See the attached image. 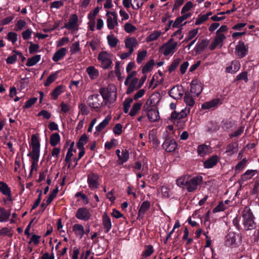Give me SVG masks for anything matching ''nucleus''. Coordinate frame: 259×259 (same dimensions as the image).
I'll return each mask as SVG.
<instances>
[{"label": "nucleus", "instance_id": "obj_1", "mask_svg": "<svg viewBox=\"0 0 259 259\" xmlns=\"http://www.w3.org/2000/svg\"><path fill=\"white\" fill-rule=\"evenodd\" d=\"M202 181L203 178L200 176L191 177L189 175H185L176 180V184L180 188L186 189L189 192H193Z\"/></svg>", "mask_w": 259, "mask_h": 259}, {"label": "nucleus", "instance_id": "obj_2", "mask_svg": "<svg viewBox=\"0 0 259 259\" xmlns=\"http://www.w3.org/2000/svg\"><path fill=\"white\" fill-rule=\"evenodd\" d=\"M32 151L28 154L32 159L30 174L33 171H36L38 166V162L39 157L40 143L37 137L33 135L31 137Z\"/></svg>", "mask_w": 259, "mask_h": 259}, {"label": "nucleus", "instance_id": "obj_3", "mask_svg": "<svg viewBox=\"0 0 259 259\" xmlns=\"http://www.w3.org/2000/svg\"><path fill=\"white\" fill-rule=\"evenodd\" d=\"M241 222L243 229L246 230H251L255 229L256 223L255 217L248 207H245L241 214Z\"/></svg>", "mask_w": 259, "mask_h": 259}, {"label": "nucleus", "instance_id": "obj_4", "mask_svg": "<svg viewBox=\"0 0 259 259\" xmlns=\"http://www.w3.org/2000/svg\"><path fill=\"white\" fill-rule=\"evenodd\" d=\"M178 47V42L170 38L166 43L163 44L159 49V52L165 57L171 56Z\"/></svg>", "mask_w": 259, "mask_h": 259}, {"label": "nucleus", "instance_id": "obj_5", "mask_svg": "<svg viewBox=\"0 0 259 259\" xmlns=\"http://www.w3.org/2000/svg\"><path fill=\"white\" fill-rule=\"evenodd\" d=\"M113 55L107 51H102L98 54L97 59L101 68L108 69L113 66Z\"/></svg>", "mask_w": 259, "mask_h": 259}, {"label": "nucleus", "instance_id": "obj_6", "mask_svg": "<svg viewBox=\"0 0 259 259\" xmlns=\"http://www.w3.org/2000/svg\"><path fill=\"white\" fill-rule=\"evenodd\" d=\"M101 183V176L95 172H90L87 175V184L91 190L98 189Z\"/></svg>", "mask_w": 259, "mask_h": 259}, {"label": "nucleus", "instance_id": "obj_7", "mask_svg": "<svg viewBox=\"0 0 259 259\" xmlns=\"http://www.w3.org/2000/svg\"><path fill=\"white\" fill-rule=\"evenodd\" d=\"M106 16L107 26L109 30H113L118 26L117 15L115 12L108 11L106 12Z\"/></svg>", "mask_w": 259, "mask_h": 259}, {"label": "nucleus", "instance_id": "obj_8", "mask_svg": "<svg viewBox=\"0 0 259 259\" xmlns=\"http://www.w3.org/2000/svg\"><path fill=\"white\" fill-rule=\"evenodd\" d=\"M103 102L102 98L99 94H93L90 96L87 100L88 105L93 109H100Z\"/></svg>", "mask_w": 259, "mask_h": 259}, {"label": "nucleus", "instance_id": "obj_9", "mask_svg": "<svg viewBox=\"0 0 259 259\" xmlns=\"http://www.w3.org/2000/svg\"><path fill=\"white\" fill-rule=\"evenodd\" d=\"M241 241L238 234L230 232L226 236L225 244L228 246H235Z\"/></svg>", "mask_w": 259, "mask_h": 259}, {"label": "nucleus", "instance_id": "obj_10", "mask_svg": "<svg viewBox=\"0 0 259 259\" xmlns=\"http://www.w3.org/2000/svg\"><path fill=\"white\" fill-rule=\"evenodd\" d=\"M101 97L102 100H106L108 102H112L115 100L116 98V93L114 90H109L108 88L101 89L100 91Z\"/></svg>", "mask_w": 259, "mask_h": 259}, {"label": "nucleus", "instance_id": "obj_11", "mask_svg": "<svg viewBox=\"0 0 259 259\" xmlns=\"http://www.w3.org/2000/svg\"><path fill=\"white\" fill-rule=\"evenodd\" d=\"M92 215L90 210L85 207H80L78 208L75 214L77 219L84 221H88L90 219Z\"/></svg>", "mask_w": 259, "mask_h": 259}, {"label": "nucleus", "instance_id": "obj_12", "mask_svg": "<svg viewBox=\"0 0 259 259\" xmlns=\"http://www.w3.org/2000/svg\"><path fill=\"white\" fill-rule=\"evenodd\" d=\"M203 90L202 84L200 80L193 79L191 82L190 92L195 96H198Z\"/></svg>", "mask_w": 259, "mask_h": 259}, {"label": "nucleus", "instance_id": "obj_13", "mask_svg": "<svg viewBox=\"0 0 259 259\" xmlns=\"http://www.w3.org/2000/svg\"><path fill=\"white\" fill-rule=\"evenodd\" d=\"M226 37L224 34H217L213 39L209 46V49L210 50H214L217 47H222L223 45V41L226 39Z\"/></svg>", "mask_w": 259, "mask_h": 259}, {"label": "nucleus", "instance_id": "obj_14", "mask_svg": "<svg viewBox=\"0 0 259 259\" xmlns=\"http://www.w3.org/2000/svg\"><path fill=\"white\" fill-rule=\"evenodd\" d=\"M178 145L173 139H166L162 144V148L167 152L174 151L177 148Z\"/></svg>", "mask_w": 259, "mask_h": 259}, {"label": "nucleus", "instance_id": "obj_15", "mask_svg": "<svg viewBox=\"0 0 259 259\" xmlns=\"http://www.w3.org/2000/svg\"><path fill=\"white\" fill-rule=\"evenodd\" d=\"M190 108L187 107H186L185 109L182 110L180 112L174 111L171 113L170 119L171 120L183 119L187 116L190 113Z\"/></svg>", "mask_w": 259, "mask_h": 259}, {"label": "nucleus", "instance_id": "obj_16", "mask_svg": "<svg viewBox=\"0 0 259 259\" xmlns=\"http://www.w3.org/2000/svg\"><path fill=\"white\" fill-rule=\"evenodd\" d=\"M125 47L128 51L134 52L135 48L139 45L137 39L134 37H129L124 40Z\"/></svg>", "mask_w": 259, "mask_h": 259}, {"label": "nucleus", "instance_id": "obj_17", "mask_svg": "<svg viewBox=\"0 0 259 259\" xmlns=\"http://www.w3.org/2000/svg\"><path fill=\"white\" fill-rule=\"evenodd\" d=\"M184 91L182 86H175L169 92V96L172 98L178 100L182 97Z\"/></svg>", "mask_w": 259, "mask_h": 259}, {"label": "nucleus", "instance_id": "obj_18", "mask_svg": "<svg viewBox=\"0 0 259 259\" xmlns=\"http://www.w3.org/2000/svg\"><path fill=\"white\" fill-rule=\"evenodd\" d=\"M247 49L243 42L239 41L235 48V53L239 58H242L246 56Z\"/></svg>", "mask_w": 259, "mask_h": 259}, {"label": "nucleus", "instance_id": "obj_19", "mask_svg": "<svg viewBox=\"0 0 259 259\" xmlns=\"http://www.w3.org/2000/svg\"><path fill=\"white\" fill-rule=\"evenodd\" d=\"M240 63L238 61L233 60L230 64H227L225 68V72L234 74L237 72L240 68Z\"/></svg>", "mask_w": 259, "mask_h": 259}, {"label": "nucleus", "instance_id": "obj_20", "mask_svg": "<svg viewBox=\"0 0 259 259\" xmlns=\"http://www.w3.org/2000/svg\"><path fill=\"white\" fill-rule=\"evenodd\" d=\"M78 17L76 14H73L70 18L69 21L65 24L64 28L69 30H77Z\"/></svg>", "mask_w": 259, "mask_h": 259}, {"label": "nucleus", "instance_id": "obj_21", "mask_svg": "<svg viewBox=\"0 0 259 259\" xmlns=\"http://www.w3.org/2000/svg\"><path fill=\"white\" fill-rule=\"evenodd\" d=\"M0 192L8 198V200L12 201V196L10 187L4 182L0 181Z\"/></svg>", "mask_w": 259, "mask_h": 259}, {"label": "nucleus", "instance_id": "obj_22", "mask_svg": "<svg viewBox=\"0 0 259 259\" xmlns=\"http://www.w3.org/2000/svg\"><path fill=\"white\" fill-rule=\"evenodd\" d=\"M164 33L160 30H154L150 32L149 35L146 38V41L149 42L157 40L161 35Z\"/></svg>", "mask_w": 259, "mask_h": 259}, {"label": "nucleus", "instance_id": "obj_23", "mask_svg": "<svg viewBox=\"0 0 259 259\" xmlns=\"http://www.w3.org/2000/svg\"><path fill=\"white\" fill-rule=\"evenodd\" d=\"M147 115L150 122H155L159 119V112L157 109H153V110H146Z\"/></svg>", "mask_w": 259, "mask_h": 259}, {"label": "nucleus", "instance_id": "obj_24", "mask_svg": "<svg viewBox=\"0 0 259 259\" xmlns=\"http://www.w3.org/2000/svg\"><path fill=\"white\" fill-rule=\"evenodd\" d=\"M67 52V49L66 48H61L54 53L52 60L55 62L59 61L65 56Z\"/></svg>", "mask_w": 259, "mask_h": 259}, {"label": "nucleus", "instance_id": "obj_25", "mask_svg": "<svg viewBox=\"0 0 259 259\" xmlns=\"http://www.w3.org/2000/svg\"><path fill=\"white\" fill-rule=\"evenodd\" d=\"M219 160V157L213 155L203 162V166L205 168H211L215 165Z\"/></svg>", "mask_w": 259, "mask_h": 259}, {"label": "nucleus", "instance_id": "obj_26", "mask_svg": "<svg viewBox=\"0 0 259 259\" xmlns=\"http://www.w3.org/2000/svg\"><path fill=\"white\" fill-rule=\"evenodd\" d=\"M150 203L148 201H144L140 206L138 211V219H142L146 212L149 209Z\"/></svg>", "mask_w": 259, "mask_h": 259}, {"label": "nucleus", "instance_id": "obj_27", "mask_svg": "<svg viewBox=\"0 0 259 259\" xmlns=\"http://www.w3.org/2000/svg\"><path fill=\"white\" fill-rule=\"evenodd\" d=\"M102 224L105 233H108L112 228V223L109 216L105 213L102 216Z\"/></svg>", "mask_w": 259, "mask_h": 259}, {"label": "nucleus", "instance_id": "obj_28", "mask_svg": "<svg viewBox=\"0 0 259 259\" xmlns=\"http://www.w3.org/2000/svg\"><path fill=\"white\" fill-rule=\"evenodd\" d=\"M111 119V116L109 115H107L105 119L96 127L95 134L99 133L102 131L109 124Z\"/></svg>", "mask_w": 259, "mask_h": 259}, {"label": "nucleus", "instance_id": "obj_29", "mask_svg": "<svg viewBox=\"0 0 259 259\" xmlns=\"http://www.w3.org/2000/svg\"><path fill=\"white\" fill-rule=\"evenodd\" d=\"M210 152V147L205 144L199 145L197 148V153L200 157H204Z\"/></svg>", "mask_w": 259, "mask_h": 259}, {"label": "nucleus", "instance_id": "obj_30", "mask_svg": "<svg viewBox=\"0 0 259 259\" xmlns=\"http://www.w3.org/2000/svg\"><path fill=\"white\" fill-rule=\"evenodd\" d=\"M220 103V99H214L211 101L206 102L201 105L203 109H209L212 107H214Z\"/></svg>", "mask_w": 259, "mask_h": 259}, {"label": "nucleus", "instance_id": "obj_31", "mask_svg": "<svg viewBox=\"0 0 259 259\" xmlns=\"http://www.w3.org/2000/svg\"><path fill=\"white\" fill-rule=\"evenodd\" d=\"M73 231L76 236L82 238L85 233L83 226L79 224H75L73 226Z\"/></svg>", "mask_w": 259, "mask_h": 259}, {"label": "nucleus", "instance_id": "obj_32", "mask_svg": "<svg viewBox=\"0 0 259 259\" xmlns=\"http://www.w3.org/2000/svg\"><path fill=\"white\" fill-rule=\"evenodd\" d=\"M129 152L125 149L121 151V153L118 155L117 163L118 164H122L126 162L129 159Z\"/></svg>", "mask_w": 259, "mask_h": 259}, {"label": "nucleus", "instance_id": "obj_33", "mask_svg": "<svg viewBox=\"0 0 259 259\" xmlns=\"http://www.w3.org/2000/svg\"><path fill=\"white\" fill-rule=\"evenodd\" d=\"M212 12L211 11H209L207 12L205 14L203 15H199L197 18L195 22V25H199L202 24L203 22H205L207 20H208L209 16L212 15Z\"/></svg>", "mask_w": 259, "mask_h": 259}, {"label": "nucleus", "instance_id": "obj_34", "mask_svg": "<svg viewBox=\"0 0 259 259\" xmlns=\"http://www.w3.org/2000/svg\"><path fill=\"white\" fill-rule=\"evenodd\" d=\"M181 14L182 16L177 18L176 21L174 22L172 24L173 27H178L179 25L183 21L190 17L192 15L191 13H183Z\"/></svg>", "mask_w": 259, "mask_h": 259}, {"label": "nucleus", "instance_id": "obj_35", "mask_svg": "<svg viewBox=\"0 0 259 259\" xmlns=\"http://www.w3.org/2000/svg\"><path fill=\"white\" fill-rule=\"evenodd\" d=\"M184 102L186 105V107H193L195 104V100L192 97L191 94L189 92L186 93L184 96Z\"/></svg>", "mask_w": 259, "mask_h": 259}, {"label": "nucleus", "instance_id": "obj_36", "mask_svg": "<svg viewBox=\"0 0 259 259\" xmlns=\"http://www.w3.org/2000/svg\"><path fill=\"white\" fill-rule=\"evenodd\" d=\"M87 72L92 79H94L99 75V71L94 66H89L87 68Z\"/></svg>", "mask_w": 259, "mask_h": 259}, {"label": "nucleus", "instance_id": "obj_37", "mask_svg": "<svg viewBox=\"0 0 259 259\" xmlns=\"http://www.w3.org/2000/svg\"><path fill=\"white\" fill-rule=\"evenodd\" d=\"M255 172L256 170H247L241 176V180L242 182H245L251 179L255 175Z\"/></svg>", "mask_w": 259, "mask_h": 259}, {"label": "nucleus", "instance_id": "obj_38", "mask_svg": "<svg viewBox=\"0 0 259 259\" xmlns=\"http://www.w3.org/2000/svg\"><path fill=\"white\" fill-rule=\"evenodd\" d=\"M10 216V212L0 207V223L7 221Z\"/></svg>", "mask_w": 259, "mask_h": 259}, {"label": "nucleus", "instance_id": "obj_39", "mask_svg": "<svg viewBox=\"0 0 259 259\" xmlns=\"http://www.w3.org/2000/svg\"><path fill=\"white\" fill-rule=\"evenodd\" d=\"M40 59L41 56L40 55H35L28 59L26 65L28 67L34 66L40 60Z\"/></svg>", "mask_w": 259, "mask_h": 259}, {"label": "nucleus", "instance_id": "obj_40", "mask_svg": "<svg viewBox=\"0 0 259 259\" xmlns=\"http://www.w3.org/2000/svg\"><path fill=\"white\" fill-rule=\"evenodd\" d=\"M138 81L139 79L137 78H134L132 79L126 91L127 94H129L133 92L135 89H138L137 85L138 84Z\"/></svg>", "mask_w": 259, "mask_h": 259}, {"label": "nucleus", "instance_id": "obj_41", "mask_svg": "<svg viewBox=\"0 0 259 259\" xmlns=\"http://www.w3.org/2000/svg\"><path fill=\"white\" fill-rule=\"evenodd\" d=\"M13 53H14L12 55L9 56L6 59V62L9 64H13L15 63L17 60V56H21L22 54L19 53L15 50L13 51Z\"/></svg>", "mask_w": 259, "mask_h": 259}, {"label": "nucleus", "instance_id": "obj_42", "mask_svg": "<svg viewBox=\"0 0 259 259\" xmlns=\"http://www.w3.org/2000/svg\"><path fill=\"white\" fill-rule=\"evenodd\" d=\"M107 39L108 44L111 48L115 47L119 41L118 39L113 34L107 35Z\"/></svg>", "mask_w": 259, "mask_h": 259}, {"label": "nucleus", "instance_id": "obj_43", "mask_svg": "<svg viewBox=\"0 0 259 259\" xmlns=\"http://www.w3.org/2000/svg\"><path fill=\"white\" fill-rule=\"evenodd\" d=\"M208 41L207 40H203L200 42L197 43L195 50L197 53H200L207 46Z\"/></svg>", "mask_w": 259, "mask_h": 259}, {"label": "nucleus", "instance_id": "obj_44", "mask_svg": "<svg viewBox=\"0 0 259 259\" xmlns=\"http://www.w3.org/2000/svg\"><path fill=\"white\" fill-rule=\"evenodd\" d=\"M154 64L155 62L153 59L147 62L142 69V73L143 74H146L150 72L152 69Z\"/></svg>", "mask_w": 259, "mask_h": 259}, {"label": "nucleus", "instance_id": "obj_45", "mask_svg": "<svg viewBox=\"0 0 259 259\" xmlns=\"http://www.w3.org/2000/svg\"><path fill=\"white\" fill-rule=\"evenodd\" d=\"M238 150V143L237 142L231 143L228 145L226 151V153L229 154H232L236 153Z\"/></svg>", "mask_w": 259, "mask_h": 259}, {"label": "nucleus", "instance_id": "obj_46", "mask_svg": "<svg viewBox=\"0 0 259 259\" xmlns=\"http://www.w3.org/2000/svg\"><path fill=\"white\" fill-rule=\"evenodd\" d=\"M60 141V136L58 133L52 134L50 137V144L52 146H56Z\"/></svg>", "mask_w": 259, "mask_h": 259}, {"label": "nucleus", "instance_id": "obj_47", "mask_svg": "<svg viewBox=\"0 0 259 259\" xmlns=\"http://www.w3.org/2000/svg\"><path fill=\"white\" fill-rule=\"evenodd\" d=\"M63 92V86L59 85L51 93V96L53 99L56 100L58 96Z\"/></svg>", "mask_w": 259, "mask_h": 259}, {"label": "nucleus", "instance_id": "obj_48", "mask_svg": "<svg viewBox=\"0 0 259 259\" xmlns=\"http://www.w3.org/2000/svg\"><path fill=\"white\" fill-rule=\"evenodd\" d=\"M154 251V248L151 245H148L145 246L144 250L142 253V256L145 257L150 256Z\"/></svg>", "mask_w": 259, "mask_h": 259}, {"label": "nucleus", "instance_id": "obj_49", "mask_svg": "<svg viewBox=\"0 0 259 259\" xmlns=\"http://www.w3.org/2000/svg\"><path fill=\"white\" fill-rule=\"evenodd\" d=\"M88 142V137L85 134H83L81 136V137L79 139L78 142L77 143V146L78 149H83L84 145Z\"/></svg>", "mask_w": 259, "mask_h": 259}, {"label": "nucleus", "instance_id": "obj_50", "mask_svg": "<svg viewBox=\"0 0 259 259\" xmlns=\"http://www.w3.org/2000/svg\"><path fill=\"white\" fill-rule=\"evenodd\" d=\"M143 108L145 111L153 110L154 108L157 109V107L155 105V103L153 101L152 99H149L147 100Z\"/></svg>", "mask_w": 259, "mask_h": 259}, {"label": "nucleus", "instance_id": "obj_51", "mask_svg": "<svg viewBox=\"0 0 259 259\" xmlns=\"http://www.w3.org/2000/svg\"><path fill=\"white\" fill-rule=\"evenodd\" d=\"M183 37L184 34H183L182 29L180 28L173 33L171 38H174V41L176 40L177 41V40H181Z\"/></svg>", "mask_w": 259, "mask_h": 259}, {"label": "nucleus", "instance_id": "obj_52", "mask_svg": "<svg viewBox=\"0 0 259 259\" xmlns=\"http://www.w3.org/2000/svg\"><path fill=\"white\" fill-rule=\"evenodd\" d=\"M198 33V28L193 29L190 31L187 36L185 38L184 41L188 42L194 38Z\"/></svg>", "mask_w": 259, "mask_h": 259}, {"label": "nucleus", "instance_id": "obj_53", "mask_svg": "<svg viewBox=\"0 0 259 259\" xmlns=\"http://www.w3.org/2000/svg\"><path fill=\"white\" fill-rule=\"evenodd\" d=\"M147 52L146 50L138 51L137 57V62L138 64H141L143 60L147 56Z\"/></svg>", "mask_w": 259, "mask_h": 259}, {"label": "nucleus", "instance_id": "obj_54", "mask_svg": "<svg viewBox=\"0 0 259 259\" xmlns=\"http://www.w3.org/2000/svg\"><path fill=\"white\" fill-rule=\"evenodd\" d=\"M58 72L51 74L47 78L46 81L45 82L44 85L46 87L49 86L51 83L54 82L57 77Z\"/></svg>", "mask_w": 259, "mask_h": 259}, {"label": "nucleus", "instance_id": "obj_55", "mask_svg": "<svg viewBox=\"0 0 259 259\" xmlns=\"http://www.w3.org/2000/svg\"><path fill=\"white\" fill-rule=\"evenodd\" d=\"M247 163V159L243 158L241 161L239 162L235 166V170L236 172H240L241 171L245 166Z\"/></svg>", "mask_w": 259, "mask_h": 259}, {"label": "nucleus", "instance_id": "obj_56", "mask_svg": "<svg viewBox=\"0 0 259 259\" xmlns=\"http://www.w3.org/2000/svg\"><path fill=\"white\" fill-rule=\"evenodd\" d=\"M149 141L152 142L153 144L155 146H158L160 143V142L157 139L154 132H150L149 133Z\"/></svg>", "mask_w": 259, "mask_h": 259}, {"label": "nucleus", "instance_id": "obj_57", "mask_svg": "<svg viewBox=\"0 0 259 259\" xmlns=\"http://www.w3.org/2000/svg\"><path fill=\"white\" fill-rule=\"evenodd\" d=\"M161 192L163 197L168 198L171 196L170 189L165 186H163L161 188Z\"/></svg>", "mask_w": 259, "mask_h": 259}, {"label": "nucleus", "instance_id": "obj_58", "mask_svg": "<svg viewBox=\"0 0 259 259\" xmlns=\"http://www.w3.org/2000/svg\"><path fill=\"white\" fill-rule=\"evenodd\" d=\"M117 144V141L115 139H112L110 141L105 143V148L107 150H110Z\"/></svg>", "mask_w": 259, "mask_h": 259}, {"label": "nucleus", "instance_id": "obj_59", "mask_svg": "<svg viewBox=\"0 0 259 259\" xmlns=\"http://www.w3.org/2000/svg\"><path fill=\"white\" fill-rule=\"evenodd\" d=\"M26 25V23L24 20H19L17 21L14 28V30L17 31H20L25 27Z\"/></svg>", "mask_w": 259, "mask_h": 259}, {"label": "nucleus", "instance_id": "obj_60", "mask_svg": "<svg viewBox=\"0 0 259 259\" xmlns=\"http://www.w3.org/2000/svg\"><path fill=\"white\" fill-rule=\"evenodd\" d=\"M141 106V104L140 103H136L134 104L130 112V115L132 116H135L140 109Z\"/></svg>", "mask_w": 259, "mask_h": 259}, {"label": "nucleus", "instance_id": "obj_61", "mask_svg": "<svg viewBox=\"0 0 259 259\" xmlns=\"http://www.w3.org/2000/svg\"><path fill=\"white\" fill-rule=\"evenodd\" d=\"M100 9L99 7L95 8L93 11H91L88 15V18L89 20H95V18L97 14L99 13Z\"/></svg>", "mask_w": 259, "mask_h": 259}, {"label": "nucleus", "instance_id": "obj_62", "mask_svg": "<svg viewBox=\"0 0 259 259\" xmlns=\"http://www.w3.org/2000/svg\"><path fill=\"white\" fill-rule=\"evenodd\" d=\"M7 39L14 44L17 41V34L15 32H10L8 33Z\"/></svg>", "mask_w": 259, "mask_h": 259}, {"label": "nucleus", "instance_id": "obj_63", "mask_svg": "<svg viewBox=\"0 0 259 259\" xmlns=\"http://www.w3.org/2000/svg\"><path fill=\"white\" fill-rule=\"evenodd\" d=\"M80 50L79 42H75L72 44L70 47V52L72 54H76Z\"/></svg>", "mask_w": 259, "mask_h": 259}, {"label": "nucleus", "instance_id": "obj_64", "mask_svg": "<svg viewBox=\"0 0 259 259\" xmlns=\"http://www.w3.org/2000/svg\"><path fill=\"white\" fill-rule=\"evenodd\" d=\"M193 7V4L191 2H187L182 8L181 13L183 14L189 13L188 11H190Z\"/></svg>", "mask_w": 259, "mask_h": 259}]
</instances>
